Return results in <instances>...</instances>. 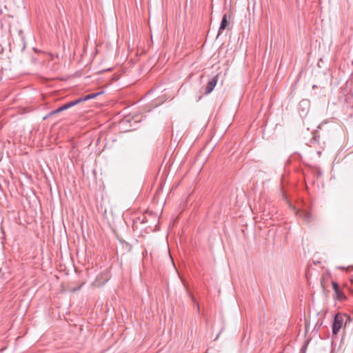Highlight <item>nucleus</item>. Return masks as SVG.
I'll list each match as a JSON object with an SVG mask.
<instances>
[{
	"instance_id": "f257e3e1",
	"label": "nucleus",
	"mask_w": 353,
	"mask_h": 353,
	"mask_svg": "<svg viewBox=\"0 0 353 353\" xmlns=\"http://www.w3.org/2000/svg\"><path fill=\"white\" fill-rule=\"evenodd\" d=\"M347 316L341 313H337L334 319L332 324V334L336 335L339 330L345 326Z\"/></svg>"
},
{
	"instance_id": "20e7f679",
	"label": "nucleus",
	"mask_w": 353,
	"mask_h": 353,
	"mask_svg": "<svg viewBox=\"0 0 353 353\" xmlns=\"http://www.w3.org/2000/svg\"><path fill=\"white\" fill-rule=\"evenodd\" d=\"M299 216L301 217L307 223H310L312 221V216L310 212L307 211H300Z\"/></svg>"
},
{
	"instance_id": "7ed1b4c3",
	"label": "nucleus",
	"mask_w": 353,
	"mask_h": 353,
	"mask_svg": "<svg viewBox=\"0 0 353 353\" xmlns=\"http://www.w3.org/2000/svg\"><path fill=\"white\" fill-rule=\"evenodd\" d=\"M217 75L213 77L210 81H208V85L206 86L205 94H210L214 88L215 85L217 83Z\"/></svg>"
},
{
	"instance_id": "1a4fd4ad",
	"label": "nucleus",
	"mask_w": 353,
	"mask_h": 353,
	"mask_svg": "<svg viewBox=\"0 0 353 353\" xmlns=\"http://www.w3.org/2000/svg\"><path fill=\"white\" fill-rule=\"evenodd\" d=\"M100 276H101L103 280L101 282L99 281V278L97 277L94 281V285L97 286L103 285L109 279L108 274L107 273L101 274Z\"/></svg>"
},
{
	"instance_id": "9b49d317",
	"label": "nucleus",
	"mask_w": 353,
	"mask_h": 353,
	"mask_svg": "<svg viewBox=\"0 0 353 353\" xmlns=\"http://www.w3.org/2000/svg\"><path fill=\"white\" fill-rule=\"evenodd\" d=\"M57 113H59V110L57 109H56L55 110L52 111L50 114V115H52V114H57Z\"/></svg>"
},
{
	"instance_id": "39448f33",
	"label": "nucleus",
	"mask_w": 353,
	"mask_h": 353,
	"mask_svg": "<svg viewBox=\"0 0 353 353\" xmlns=\"http://www.w3.org/2000/svg\"><path fill=\"white\" fill-rule=\"evenodd\" d=\"M101 94H102V92H97V93H91L90 94H87L86 96H85L83 97L77 99V101H78V104H79L83 101H85L89 99H94L96 97L99 96Z\"/></svg>"
},
{
	"instance_id": "f03ea898",
	"label": "nucleus",
	"mask_w": 353,
	"mask_h": 353,
	"mask_svg": "<svg viewBox=\"0 0 353 353\" xmlns=\"http://www.w3.org/2000/svg\"><path fill=\"white\" fill-rule=\"evenodd\" d=\"M332 285L334 291V299L338 301H343L346 299V296L344 294L340 286L336 281H332Z\"/></svg>"
},
{
	"instance_id": "423d86ee",
	"label": "nucleus",
	"mask_w": 353,
	"mask_h": 353,
	"mask_svg": "<svg viewBox=\"0 0 353 353\" xmlns=\"http://www.w3.org/2000/svg\"><path fill=\"white\" fill-rule=\"evenodd\" d=\"M77 104H78V101H77V99H76V100L70 101V102L61 105V107L58 108V110H59V112H61L68 110V108H70Z\"/></svg>"
},
{
	"instance_id": "0eeeda50",
	"label": "nucleus",
	"mask_w": 353,
	"mask_h": 353,
	"mask_svg": "<svg viewBox=\"0 0 353 353\" xmlns=\"http://www.w3.org/2000/svg\"><path fill=\"white\" fill-rule=\"evenodd\" d=\"M77 104H78V101H77V99H76V100L70 101V102L61 105V107L58 108V110H59V112H61L68 110V108H70Z\"/></svg>"
},
{
	"instance_id": "6e6552de",
	"label": "nucleus",
	"mask_w": 353,
	"mask_h": 353,
	"mask_svg": "<svg viewBox=\"0 0 353 353\" xmlns=\"http://www.w3.org/2000/svg\"><path fill=\"white\" fill-rule=\"evenodd\" d=\"M77 104H78V101H77V99H76V100L70 101V102L61 105V107L58 108V110H59V112H61L68 110V108H70Z\"/></svg>"
},
{
	"instance_id": "9d476101",
	"label": "nucleus",
	"mask_w": 353,
	"mask_h": 353,
	"mask_svg": "<svg viewBox=\"0 0 353 353\" xmlns=\"http://www.w3.org/2000/svg\"><path fill=\"white\" fill-rule=\"evenodd\" d=\"M228 24V22L227 15L224 14L222 18L221 23V25H220V27L219 29V34H221L222 31L225 29Z\"/></svg>"
}]
</instances>
